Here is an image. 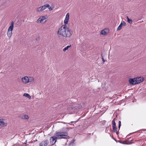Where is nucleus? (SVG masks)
<instances>
[{
	"mask_svg": "<svg viewBox=\"0 0 146 146\" xmlns=\"http://www.w3.org/2000/svg\"><path fill=\"white\" fill-rule=\"evenodd\" d=\"M14 27V22L13 21L11 22L10 26H9L8 30L12 31L13 30Z\"/></svg>",
	"mask_w": 146,
	"mask_h": 146,
	"instance_id": "nucleus-11",
	"label": "nucleus"
},
{
	"mask_svg": "<svg viewBox=\"0 0 146 146\" xmlns=\"http://www.w3.org/2000/svg\"><path fill=\"white\" fill-rule=\"evenodd\" d=\"M37 22L38 23H41L40 21V18H39L37 20Z\"/></svg>",
	"mask_w": 146,
	"mask_h": 146,
	"instance_id": "nucleus-27",
	"label": "nucleus"
},
{
	"mask_svg": "<svg viewBox=\"0 0 146 146\" xmlns=\"http://www.w3.org/2000/svg\"><path fill=\"white\" fill-rule=\"evenodd\" d=\"M115 118H114L112 121V124L113 127V129L114 132H115L117 134H118V132L117 131V128L116 127V123L115 122Z\"/></svg>",
	"mask_w": 146,
	"mask_h": 146,
	"instance_id": "nucleus-3",
	"label": "nucleus"
},
{
	"mask_svg": "<svg viewBox=\"0 0 146 146\" xmlns=\"http://www.w3.org/2000/svg\"><path fill=\"white\" fill-rule=\"evenodd\" d=\"M76 121H71L70 122V123H69L71 125L72 123H75V122H76Z\"/></svg>",
	"mask_w": 146,
	"mask_h": 146,
	"instance_id": "nucleus-28",
	"label": "nucleus"
},
{
	"mask_svg": "<svg viewBox=\"0 0 146 146\" xmlns=\"http://www.w3.org/2000/svg\"><path fill=\"white\" fill-rule=\"evenodd\" d=\"M127 21L130 24H131L132 23V20L131 19H129L128 16L127 17Z\"/></svg>",
	"mask_w": 146,
	"mask_h": 146,
	"instance_id": "nucleus-18",
	"label": "nucleus"
},
{
	"mask_svg": "<svg viewBox=\"0 0 146 146\" xmlns=\"http://www.w3.org/2000/svg\"><path fill=\"white\" fill-rule=\"evenodd\" d=\"M123 26V25L122 23H121L120 25H119V27H118L117 29V31H118L120 30L121 29L122 27V26Z\"/></svg>",
	"mask_w": 146,
	"mask_h": 146,
	"instance_id": "nucleus-16",
	"label": "nucleus"
},
{
	"mask_svg": "<svg viewBox=\"0 0 146 146\" xmlns=\"http://www.w3.org/2000/svg\"><path fill=\"white\" fill-rule=\"evenodd\" d=\"M82 108V106L78 104H77L76 105V106L75 107H72V108L73 110H78L79 109Z\"/></svg>",
	"mask_w": 146,
	"mask_h": 146,
	"instance_id": "nucleus-9",
	"label": "nucleus"
},
{
	"mask_svg": "<svg viewBox=\"0 0 146 146\" xmlns=\"http://www.w3.org/2000/svg\"><path fill=\"white\" fill-rule=\"evenodd\" d=\"M71 46V45H70L68 46L67 47H65L63 49V51H65L66 50H68V48H70Z\"/></svg>",
	"mask_w": 146,
	"mask_h": 146,
	"instance_id": "nucleus-19",
	"label": "nucleus"
},
{
	"mask_svg": "<svg viewBox=\"0 0 146 146\" xmlns=\"http://www.w3.org/2000/svg\"><path fill=\"white\" fill-rule=\"evenodd\" d=\"M72 33L71 30L69 29L66 25L62 26L59 29L57 34L64 38H69Z\"/></svg>",
	"mask_w": 146,
	"mask_h": 146,
	"instance_id": "nucleus-2",
	"label": "nucleus"
},
{
	"mask_svg": "<svg viewBox=\"0 0 146 146\" xmlns=\"http://www.w3.org/2000/svg\"><path fill=\"white\" fill-rule=\"evenodd\" d=\"M49 7V4H46V5H44L43 6H41L42 10H44L45 9H46L47 7Z\"/></svg>",
	"mask_w": 146,
	"mask_h": 146,
	"instance_id": "nucleus-14",
	"label": "nucleus"
},
{
	"mask_svg": "<svg viewBox=\"0 0 146 146\" xmlns=\"http://www.w3.org/2000/svg\"><path fill=\"white\" fill-rule=\"evenodd\" d=\"M135 79L136 80V83L138 84L143 82L144 80V78L141 77H137L135 78Z\"/></svg>",
	"mask_w": 146,
	"mask_h": 146,
	"instance_id": "nucleus-4",
	"label": "nucleus"
},
{
	"mask_svg": "<svg viewBox=\"0 0 146 146\" xmlns=\"http://www.w3.org/2000/svg\"><path fill=\"white\" fill-rule=\"evenodd\" d=\"M121 23H122L123 25L124 26H125L126 25V23L124 21H122Z\"/></svg>",
	"mask_w": 146,
	"mask_h": 146,
	"instance_id": "nucleus-26",
	"label": "nucleus"
},
{
	"mask_svg": "<svg viewBox=\"0 0 146 146\" xmlns=\"http://www.w3.org/2000/svg\"><path fill=\"white\" fill-rule=\"evenodd\" d=\"M69 18V13H68L66 15L65 19L64 21V23L65 24V25H66L68 23Z\"/></svg>",
	"mask_w": 146,
	"mask_h": 146,
	"instance_id": "nucleus-8",
	"label": "nucleus"
},
{
	"mask_svg": "<svg viewBox=\"0 0 146 146\" xmlns=\"http://www.w3.org/2000/svg\"><path fill=\"white\" fill-rule=\"evenodd\" d=\"M42 8L41 7H39L37 9V10L38 12L41 11H42Z\"/></svg>",
	"mask_w": 146,
	"mask_h": 146,
	"instance_id": "nucleus-20",
	"label": "nucleus"
},
{
	"mask_svg": "<svg viewBox=\"0 0 146 146\" xmlns=\"http://www.w3.org/2000/svg\"><path fill=\"white\" fill-rule=\"evenodd\" d=\"M41 17L42 19L43 20H45L47 18V16H42Z\"/></svg>",
	"mask_w": 146,
	"mask_h": 146,
	"instance_id": "nucleus-22",
	"label": "nucleus"
},
{
	"mask_svg": "<svg viewBox=\"0 0 146 146\" xmlns=\"http://www.w3.org/2000/svg\"><path fill=\"white\" fill-rule=\"evenodd\" d=\"M40 21H41V22L43 20L42 19V18L41 17H40Z\"/></svg>",
	"mask_w": 146,
	"mask_h": 146,
	"instance_id": "nucleus-29",
	"label": "nucleus"
},
{
	"mask_svg": "<svg viewBox=\"0 0 146 146\" xmlns=\"http://www.w3.org/2000/svg\"><path fill=\"white\" fill-rule=\"evenodd\" d=\"M55 136H52L50 138V141L52 145H54L56 142L57 139H69V137L68 136V133L66 132L60 131H56L54 134Z\"/></svg>",
	"mask_w": 146,
	"mask_h": 146,
	"instance_id": "nucleus-1",
	"label": "nucleus"
},
{
	"mask_svg": "<svg viewBox=\"0 0 146 146\" xmlns=\"http://www.w3.org/2000/svg\"><path fill=\"white\" fill-rule=\"evenodd\" d=\"M118 123H119L118 127H119V129H120V127H121V121H119Z\"/></svg>",
	"mask_w": 146,
	"mask_h": 146,
	"instance_id": "nucleus-24",
	"label": "nucleus"
},
{
	"mask_svg": "<svg viewBox=\"0 0 146 146\" xmlns=\"http://www.w3.org/2000/svg\"><path fill=\"white\" fill-rule=\"evenodd\" d=\"M28 80L29 82H33L34 80V79L32 77H29V78H28Z\"/></svg>",
	"mask_w": 146,
	"mask_h": 146,
	"instance_id": "nucleus-17",
	"label": "nucleus"
},
{
	"mask_svg": "<svg viewBox=\"0 0 146 146\" xmlns=\"http://www.w3.org/2000/svg\"><path fill=\"white\" fill-rule=\"evenodd\" d=\"M101 57H102V60L103 63H104L105 62V61L104 60V58H103V56H102V54L101 55Z\"/></svg>",
	"mask_w": 146,
	"mask_h": 146,
	"instance_id": "nucleus-25",
	"label": "nucleus"
},
{
	"mask_svg": "<svg viewBox=\"0 0 146 146\" xmlns=\"http://www.w3.org/2000/svg\"><path fill=\"white\" fill-rule=\"evenodd\" d=\"M36 40H39L40 39V38H39V37H37L36 39Z\"/></svg>",
	"mask_w": 146,
	"mask_h": 146,
	"instance_id": "nucleus-30",
	"label": "nucleus"
},
{
	"mask_svg": "<svg viewBox=\"0 0 146 146\" xmlns=\"http://www.w3.org/2000/svg\"><path fill=\"white\" fill-rule=\"evenodd\" d=\"M107 33L104 30H102L101 32V34L102 35H104L107 34Z\"/></svg>",
	"mask_w": 146,
	"mask_h": 146,
	"instance_id": "nucleus-21",
	"label": "nucleus"
},
{
	"mask_svg": "<svg viewBox=\"0 0 146 146\" xmlns=\"http://www.w3.org/2000/svg\"><path fill=\"white\" fill-rule=\"evenodd\" d=\"M49 143L48 141L46 140L42 141L39 144V146H46Z\"/></svg>",
	"mask_w": 146,
	"mask_h": 146,
	"instance_id": "nucleus-5",
	"label": "nucleus"
},
{
	"mask_svg": "<svg viewBox=\"0 0 146 146\" xmlns=\"http://www.w3.org/2000/svg\"><path fill=\"white\" fill-rule=\"evenodd\" d=\"M104 121V123H105L106 122V121Z\"/></svg>",
	"mask_w": 146,
	"mask_h": 146,
	"instance_id": "nucleus-31",
	"label": "nucleus"
},
{
	"mask_svg": "<svg viewBox=\"0 0 146 146\" xmlns=\"http://www.w3.org/2000/svg\"><path fill=\"white\" fill-rule=\"evenodd\" d=\"M7 124V123H5L3 121L0 119V125L4 127L6 126Z\"/></svg>",
	"mask_w": 146,
	"mask_h": 146,
	"instance_id": "nucleus-12",
	"label": "nucleus"
},
{
	"mask_svg": "<svg viewBox=\"0 0 146 146\" xmlns=\"http://www.w3.org/2000/svg\"><path fill=\"white\" fill-rule=\"evenodd\" d=\"M7 35L8 37L10 38L11 36L12 35V31H10V30H8Z\"/></svg>",
	"mask_w": 146,
	"mask_h": 146,
	"instance_id": "nucleus-13",
	"label": "nucleus"
},
{
	"mask_svg": "<svg viewBox=\"0 0 146 146\" xmlns=\"http://www.w3.org/2000/svg\"><path fill=\"white\" fill-rule=\"evenodd\" d=\"M48 7V9H49V10L50 11L52 10L53 9V7H51L50 6V5H49V7Z\"/></svg>",
	"mask_w": 146,
	"mask_h": 146,
	"instance_id": "nucleus-23",
	"label": "nucleus"
},
{
	"mask_svg": "<svg viewBox=\"0 0 146 146\" xmlns=\"http://www.w3.org/2000/svg\"><path fill=\"white\" fill-rule=\"evenodd\" d=\"M23 96L27 97L29 99H30L31 98V96L28 94L25 93L23 95Z\"/></svg>",
	"mask_w": 146,
	"mask_h": 146,
	"instance_id": "nucleus-15",
	"label": "nucleus"
},
{
	"mask_svg": "<svg viewBox=\"0 0 146 146\" xmlns=\"http://www.w3.org/2000/svg\"><path fill=\"white\" fill-rule=\"evenodd\" d=\"M129 83L131 85H134L137 84L136 83V80L135 79V78L133 79L130 78L129 79Z\"/></svg>",
	"mask_w": 146,
	"mask_h": 146,
	"instance_id": "nucleus-7",
	"label": "nucleus"
},
{
	"mask_svg": "<svg viewBox=\"0 0 146 146\" xmlns=\"http://www.w3.org/2000/svg\"><path fill=\"white\" fill-rule=\"evenodd\" d=\"M22 82L24 84H26L29 82L28 77L27 76L23 77L21 78Z\"/></svg>",
	"mask_w": 146,
	"mask_h": 146,
	"instance_id": "nucleus-6",
	"label": "nucleus"
},
{
	"mask_svg": "<svg viewBox=\"0 0 146 146\" xmlns=\"http://www.w3.org/2000/svg\"><path fill=\"white\" fill-rule=\"evenodd\" d=\"M21 119H29V116L26 115H22L20 116Z\"/></svg>",
	"mask_w": 146,
	"mask_h": 146,
	"instance_id": "nucleus-10",
	"label": "nucleus"
}]
</instances>
